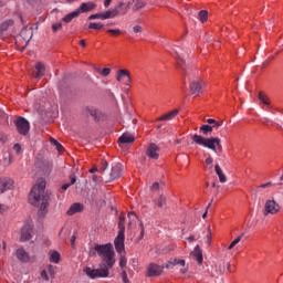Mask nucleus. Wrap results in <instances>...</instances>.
<instances>
[{
  "label": "nucleus",
  "mask_w": 283,
  "mask_h": 283,
  "mask_svg": "<svg viewBox=\"0 0 283 283\" xmlns=\"http://www.w3.org/2000/svg\"><path fill=\"white\" fill-rule=\"evenodd\" d=\"M97 255H99L104 268L102 269H92V268H85L84 273L87 275V277H91V280H96V277H108L109 276V269L116 264V259L114 256L116 255L114 253V247L111 243L107 244H95L94 247Z\"/></svg>",
  "instance_id": "nucleus-1"
},
{
  "label": "nucleus",
  "mask_w": 283,
  "mask_h": 283,
  "mask_svg": "<svg viewBox=\"0 0 283 283\" xmlns=\"http://www.w3.org/2000/svg\"><path fill=\"white\" fill-rule=\"evenodd\" d=\"M29 202L33 205V207H39L38 216L43 218L45 213H48V205L50 202V195L45 192V181L40 180L33 188L29 195Z\"/></svg>",
  "instance_id": "nucleus-2"
},
{
  "label": "nucleus",
  "mask_w": 283,
  "mask_h": 283,
  "mask_svg": "<svg viewBox=\"0 0 283 283\" xmlns=\"http://www.w3.org/2000/svg\"><path fill=\"white\" fill-rule=\"evenodd\" d=\"M192 143L206 147V149H211L214 154H222V142L218 137H202L198 134L192 135Z\"/></svg>",
  "instance_id": "nucleus-3"
},
{
  "label": "nucleus",
  "mask_w": 283,
  "mask_h": 283,
  "mask_svg": "<svg viewBox=\"0 0 283 283\" xmlns=\"http://www.w3.org/2000/svg\"><path fill=\"white\" fill-rule=\"evenodd\" d=\"M118 229L119 231L115 238L114 245L117 253H120L125 250V217H119Z\"/></svg>",
  "instance_id": "nucleus-4"
},
{
  "label": "nucleus",
  "mask_w": 283,
  "mask_h": 283,
  "mask_svg": "<svg viewBox=\"0 0 283 283\" xmlns=\"http://www.w3.org/2000/svg\"><path fill=\"white\" fill-rule=\"evenodd\" d=\"M187 264V262L184 259H170L167 263H166V269L172 270L176 269V266H181L180 269V273L182 275H185V273H187V271H189L187 268H185V265Z\"/></svg>",
  "instance_id": "nucleus-5"
},
{
  "label": "nucleus",
  "mask_w": 283,
  "mask_h": 283,
  "mask_svg": "<svg viewBox=\"0 0 283 283\" xmlns=\"http://www.w3.org/2000/svg\"><path fill=\"white\" fill-rule=\"evenodd\" d=\"M280 203H276L275 200H266L265 205H264V216H269V213H271V216H275V213H280Z\"/></svg>",
  "instance_id": "nucleus-6"
},
{
  "label": "nucleus",
  "mask_w": 283,
  "mask_h": 283,
  "mask_svg": "<svg viewBox=\"0 0 283 283\" xmlns=\"http://www.w3.org/2000/svg\"><path fill=\"white\" fill-rule=\"evenodd\" d=\"M189 87L193 96H200L202 94V87H205V82L200 78L191 80Z\"/></svg>",
  "instance_id": "nucleus-7"
},
{
  "label": "nucleus",
  "mask_w": 283,
  "mask_h": 283,
  "mask_svg": "<svg viewBox=\"0 0 283 283\" xmlns=\"http://www.w3.org/2000/svg\"><path fill=\"white\" fill-rule=\"evenodd\" d=\"M123 176V165L120 164H115L111 168V172L106 175V178L108 180H118Z\"/></svg>",
  "instance_id": "nucleus-8"
},
{
  "label": "nucleus",
  "mask_w": 283,
  "mask_h": 283,
  "mask_svg": "<svg viewBox=\"0 0 283 283\" xmlns=\"http://www.w3.org/2000/svg\"><path fill=\"white\" fill-rule=\"evenodd\" d=\"M14 189V180L10 177H1L0 178V193H6V191H10Z\"/></svg>",
  "instance_id": "nucleus-9"
},
{
  "label": "nucleus",
  "mask_w": 283,
  "mask_h": 283,
  "mask_svg": "<svg viewBox=\"0 0 283 283\" xmlns=\"http://www.w3.org/2000/svg\"><path fill=\"white\" fill-rule=\"evenodd\" d=\"M17 129L19 134H22V136H25L28 132H30V122H28L23 117H19L15 122Z\"/></svg>",
  "instance_id": "nucleus-10"
},
{
  "label": "nucleus",
  "mask_w": 283,
  "mask_h": 283,
  "mask_svg": "<svg viewBox=\"0 0 283 283\" xmlns=\"http://www.w3.org/2000/svg\"><path fill=\"white\" fill-rule=\"evenodd\" d=\"M116 80L118 83H124L125 85H129L132 83V75L127 70H118Z\"/></svg>",
  "instance_id": "nucleus-11"
},
{
  "label": "nucleus",
  "mask_w": 283,
  "mask_h": 283,
  "mask_svg": "<svg viewBox=\"0 0 283 283\" xmlns=\"http://www.w3.org/2000/svg\"><path fill=\"white\" fill-rule=\"evenodd\" d=\"M158 151H160V147H158V145L149 144L146 150V156H148V158H151L153 160H158V158L160 157Z\"/></svg>",
  "instance_id": "nucleus-12"
},
{
  "label": "nucleus",
  "mask_w": 283,
  "mask_h": 283,
  "mask_svg": "<svg viewBox=\"0 0 283 283\" xmlns=\"http://www.w3.org/2000/svg\"><path fill=\"white\" fill-rule=\"evenodd\" d=\"M29 240H32V224L27 223L21 229V241L28 242Z\"/></svg>",
  "instance_id": "nucleus-13"
},
{
  "label": "nucleus",
  "mask_w": 283,
  "mask_h": 283,
  "mask_svg": "<svg viewBox=\"0 0 283 283\" xmlns=\"http://www.w3.org/2000/svg\"><path fill=\"white\" fill-rule=\"evenodd\" d=\"M163 269L160 265L156 263H150L148 269H147V276L148 277H158V275H161Z\"/></svg>",
  "instance_id": "nucleus-14"
},
{
  "label": "nucleus",
  "mask_w": 283,
  "mask_h": 283,
  "mask_svg": "<svg viewBox=\"0 0 283 283\" xmlns=\"http://www.w3.org/2000/svg\"><path fill=\"white\" fill-rule=\"evenodd\" d=\"M35 75L34 78H36L38 81L43 78V76H45V65L41 62H38L35 64Z\"/></svg>",
  "instance_id": "nucleus-15"
},
{
  "label": "nucleus",
  "mask_w": 283,
  "mask_h": 283,
  "mask_svg": "<svg viewBox=\"0 0 283 283\" xmlns=\"http://www.w3.org/2000/svg\"><path fill=\"white\" fill-rule=\"evenodd\" d=\"M15 255L20 262H30V255L23 248L18 249Z\"/></svg>",
  "instance_id": "nucleus-16"
},
{
  "label": "nucleus",
  "mask_w": 283,
  "mask_h": 283,
  "mask_svg": "<svg viewBox=\"0 0 283 283\" xmlns=\"http://www.w3.org/2000/svg\"><path fill=\"white\" fill-rule=\"evenodd\" d=\"M83 211V205L80 202L73 203L67 210V216H74L75 213H81Z\"/></svg>",
  "instance_id": "nucleus-17"
},
{
  "label": "nucleus",
  "mask_w": 283,
  "mask_h": 283,
  "mask_svg": "<svg viewBox=\"0 0 283 283\" xmlns=\"http://www.w3.org/2000/svg\"><path fill=\"white\" fill-rule=\"evenodd\" d=\"M134 3V0L128 1L127 4L119 2L115 8H117L118 14H125L129 10V6Z\"/></svg>",
  "instance_id": "nucleus-18"
},
{
  "label": "nucleus",
  "mask_w": 283,
  "mask_h": 283,
  "mask_svg": "<svg viewBox=\"0 0 283 283\" xmlns=\"http://www.w3.org/2000/svg\"><path fill=\"white\" fill-rule=\"evenodd\" d=\"M87 114L94 118V120H102L103 119V113L95 107H88Z\"/></svg>",
  "instance_id": "nucleus-19"
},
{
  "label": "nucleus",
  "mask_w": 283,
  "mask_h": 283,
  "mask_svg": "<svg viewBox=\"0 0 283 283\" xmlns=\"http://www.w3.org/2000/svg\"><path fill=\"white\" fill-rule=\"evenodd\" d=\"M191 255L197 260L198 264H202L203 258H202V250L200 249V245H196L195 250L191 252Z\"/></svg>",
  "instance_id": "nucleus-20"
},
{
  "label": "nucleus",
  "mask_w": 283,
  "mask_h": 283,
  "mask_svg": "<svg viewBox=\"0 0 283 283\" xmlns=\"http://www.w3.org/2000/svg\"><path fill=\"white\" fill-rule=\"evenodd\" d=\"M134 140H136V138L134 137V135H129L127 133H124L119 139L118 143L119 145H127V143H134Z\"/></svg>",
  "instance_id": "nucleus-21"
},
{
  "label": "nucleus",
  "mask_w": 283,
  "mask_h": 283,
  "mask_svg": "<svg viewBox=\"0 0 283 283\" xmlns=\"http://www.w3.org/2000/svg\"><path fill=\"white\" fill-rule=\"evenodd\" d=\"M81 14V10H75L71 13H67L62 21H64V23H72L73 19H76V17H78Z\"/></svg>",
  "instance_id": "nucleus-22"
},
{
  "label": "nucleus",
  "mask_w": 283,
  "mask_h": 283,
  "mask_svg": "<svg viewBox=\"0 0 283 283\" xmlns=\"http://www.w3.org/2000/svg\"><path fill=\"white\" fill-rule=\"evenodd\" d=\"M214 171L219 178V182H227V176L224 175V172L222 171V168H220V165H216L214 166Z\"/></svg>",
  "instance_id": "nucleus-23"
},
{
  "label": "nucleus",
  "mask_w": 283,
  "mask_h": 283,
  "mask_svg": "<svg viewBox=\"0 0 283 283\" xmlns=\"http://www.w3.org/2000/svg\"><path fill=\"white\" fill-rule=\"evenodd\" d=\"M178 116V109H174L161 117H159L157 120H172V118H176Z\"/></svg>",
  "instance_id": "nucleus-24"
},
{
  "label": "nucleus",
  "mask_w": 283,
  "mask_h": 283,
  "mask_svg": "<svg viewBox=\"0 0 283 283\" xmlns=\"http://www.w3.org/2000/svg\"><path fill=\"white\" fill-rule=\"evenodd\" d=\"M116 17H118V8H113L104 12V20L114 19Z\"/></svg>",
  "instance_id": "nucleus-25"
},
{
  "label": "nucleus",
  "mask_w": 283,
  "mask_h": 283,
  "mask_svg": "<svg viewBox=\"0 0 283 283\" xmlns=\"http://www.w3.org/2000/svg\"><path fill=\"white\" fill-rule=\"evenodd\" d=\"M77 10H80V14H81V12H90V11L94 10V3L84 2L80 6V8Z\"/></svg>",
  "instance_id": "nucleus-26"
},
{
  "label": "nucleus",
  "mask_w": 283,
  "mask_h": 283,
  "mask_svg": "<svg viewBox=\"0 0 283 283\" xmlns=\"http://www.w3.org/2000/svg\"><path fill=\"white\" fill-rule=\"evenodd\" d=\"M258 98L263 105H271V99L264 92H259Z\"/></svg>",
  "instance_id": "nucleus-27"
},
{
  "label": "nucleus",
  "mask_w": 283,
  "mask_h": 283,
  "mask_svg": "<svg viewBox=\"0 0 283 283\" xmlns=\"http://www.w3.org/2000/svg\"><path fill=\"white\" fill-rule=\"evenodd\" d=\"M199 132L201 134H203V136H209V134H212L213 133V126H210V125H202L200 128H199Z\"/></svg>",
  "instance_id": "nucleus-28"
},
{
  "label": "nucleus",
  "mask_w": 283,
  "mask_h": 283,
  "mask_svg": "<svg viewBox=\"0 0 283 283\" xmlns=\"http://www.w3.org/2000/svg\"><path fill=\"white\" fill-rule=\"evenodd\" d=\"M119 254V266L120 269H125L127 266V258L125 256V249L122 252H117Z\"/></svg>",
  "instance_id": "nucleus-29"
},
{
  "label": "nucleus",
  "mask_w": 283,
  "mask_h": 283,
  "mask_svg": "<svg viewBox=\"0 0 283 283\" xmlns=\"http://www.w3.org/2000/svg\"><path fill=\"white\" fill-rule=\"evenodd\" d=\"M177 67L185 72V76H189V73H187V62L185 61V59H179V61H177Z\"/></svg>",
  "instance_id": "nucleus-30"
},
{
  "label": "nucleus",
  "mask_w": 283,
  "mask_h": 283,
  "mask_svg": "<svg viewBox=\"0 0 283 283\" xmlns=\"http://www.w3.org/2000/svg\"><path fill=\"white\" fill-rule=\"evenodd\" d=\"M21 36L25 41H30V39H32V29H28V28L22 29Z\"/></svg>",
  "instance_id": "nucleus-31"
},
{
  "label": "nucleus",
  "mask_w": 283,
  "mask_h": 283,
  "mask_svg": "<svg viewBox=\"0 0 283 283\" xmlns=\"http://www.w3.org/2000/svg\"><path fill=\"white\" fill-rule=\"evenodd\" d=\"M107 167H109V164H107V160L102 159L99 167H98V171L99 174H103L104 176H107V174L105 171H107Z\"/></svg>",
  "instance_id": "nucleus-32"
},
{
  "label": "nucleus",
  "mask_w": 283,
  "mask_h": 283,
  "mask_svg": "<svg viewBox=\"0 0 283 283\" xmlns=\"http://www.w3.org/2000/svg\"><path fill=\"white\" fill-rule=\"evenodd\" d=\"M145 6H147V2L143 1V0H136L135 4L133 7L134 12H138V10H143V8H145Z\"/></svg>",
  "instance_id": "nucleus-33"
},
{
  "label": "nucleus",
  "mask_w": 283,
  "mask_h": 283,
  "mask_svg": "<svg viewBox=\"0 0 283 283\" xmlns=\"http://www.w3.org/2000/svg\"><path fill=\"white\" fill-rule=\"evenodd\" d=\"M10 25H14L13 20H7L0 24V32H6L10 28Z\"/></svg>",
  "instance_id": "nucleus-34"
},
{
  "label": "nucleus",
  "mask_w": 283,
  "mask_h": 283,
  "mask_svg": "<svg viewBox=\"0 0 283 283\" xmlns=\"http://www.w3.org/2000/svg\"><path fill=\"white\" fill-rule=\"evenodd\" d=\"M199 21L201 23H206V21L209 19V12L207 10H201L198 15Z\"/></svg>",
  "instance_id": "nucleus-35"
},
{
  "label": "nucleus",
  "mask_w": 283,
  "mask_h": 283,
  "mask_svg": "<svg viewBox=\"0 0 283 283\" xmlns=\"http://www.w3.org/2000/svg\"><path fill=\"white\" fill-rule=\"evenodd\" d=\"M155 205L159 208L166 207L167 206V198L165 196H160L156 201Z\"/></svg>",
  "instance_id": "nucleus-36"
},
{
  "label": "nucleus",
  "mask_w": 283,
  "mask_h": 283,
  "mask_svg": "<svg viewBox=\"0 0 283 283\" xmlns=\"http://www.w3.org/2000/svg\"><path fill=\"white\" fill-rule=\"evenodd\" d=\"M61 260V254L56 251L52 252L51 253V256H50V261L53 262L54 264H59Z\"/></svg>",
  "instance_id": "nucleus-37"
},
{
  "label": "nucleus",
  "mask_w": 283,
  "mask_h": 283,
  "mask_svg": "<svg viewBox=\"0 0 283 283\" xmlns=\"http://www.w3.org/2000/svg\"><path fill=\"white\" fill-rule=\"evenodd\" d=\"M206 122L209 125H212V129H213V127H216L218 129V127H222V125H223V122H218V120H216L213 118H208Z\"/></svg>",
  "instance_id": "nucleus-38"
},
{
  "label": "nucleus",
  "mask_w": 283,
  "mask_h": 283,
  "mask_svg": "<svg viewBox=\"0 0 283 283\" xmlns=\"http://www.w3.org/2000/svg\"><path fill=\"white\" fill-rule=\"evenodd\" d=\"M96 19H101L102 21H105L104 12L91 14V15L88 17V20H90V21H94V20H96Z\"/></svg>",
  "instance_id": "nucleus-39"
},
{
  "label": "nucleus",
  "mask_w": 283,
  "mask_h": 283,
  "mask_svg": "<svg viewBox=\"0 0 283 283\" xmlns=\"http://www.w3.org/2000/svg\"><path fill=\"white\" fill-rule=\"evenodd\" d=\"M88 29H90V30H103V23L91 22V23L88 24Z\"/></svg>",
  "instance_id": "nucleus-40"
},
{
  "label": "nucleus",
  "mask_w": 283,
  "mask_h": 283,
  "mask_svg": "<svg viewBox=\"0 0 283 283\" xmlns=\"http://www.w3.org/2000/svg\"><path fill=\"white\" fill-rule=\"evenodd\" d=\"M129 227L134 224V222H138V217L134 212L128 213Z\"/></svg>",
  "instance_id": "nucleus-41"
},
{
  "label": "nucleus",
  "mask_w": 283,
  "mask_h": 283,
  "mask_svg": "<svg viewBox=\"0 0 283 283\" xmlns=\"http://www.w3.org/2000/svg\"><path fill=\"white\" fill-rule=\"evenodd\" d=\"M51 144L54 145L57 149V151H63L65 148L63 147V145H61L59 143V140L54 139V138H51Z\"/></svg>",
  "instance_id": "nucleus-42"
},
{
  "label": "nucleus",
  "mask_w": 283,
  "mask_h": 283,
  "mask_svg": "<svg viewBox=\"0 0 283 283\" xmlns=\"http://www.w3.org/2000/svg\"><path fill=\"white\" fill-rule=\"evenodd\" d=\"M269 187H273V182L269 181V182L260 185L256 188V192L260 193V191H262V189H269Z\"/></svg>",
  "instance_id": "nucleus-43"
},
{
  "label": "nucleus",
  "mask_w": 283,
  "mask_h": 283,
  "mask_svg": "<svg viewBox=\"0 0 283 283\" xmlns=\"http://www.w3.org/2000/svg\"><path fill=\"white\" fill-rule=\"evenodd\" d=\"M107 32L113 36H120L123 34V31H120V29H108Z\"/></svg>",
  "instance_id": "nucleus-44"
},
{
  "label": "nucleus",
  "mask_w": 283,
  "mask_h": 283,
  "mask_svg": "<svg viewBox=\"0 0 283 283\" xmlns=\"http://www.w3.org/2000/svg\"><path fill=\"white\" fill-rule=\"evenodd\" d=\"M132 32L133 34H143V32H145V29H143V27L140 25H135L132 28Z\"/></svg>",
  "instance_id": "nucleus-45"
},
{
  "label": "nucleus",
  "mask_w": 283,
  "mask_h": 283,
  "mask_svg": "<svg viewBox=\"0 0 283 283\" xmlns=\"http://www.w3.org/2000/svg\"><path fill=\"white\" fill-rule=\"evenodd\" d=\"M241 240H242V234L239 235L237 239H234V240L231 242V244L229 245L228 249L231 251V249H233V247H235L238 243H240Z\"/></svg>",
  "instance_id": "nucleus-46"
},
{
  "label": "nucleus",
  "mask_w": 283,
  "mask_h": 283,
  "mask_svg": "<svg viewBox=\"0 0 283 283\" xmlns=\"http://www.w3.org/2000/svg\"><path fill=\"white\" fill-rule=\"evenodd\" d=\"M61 28H63V24L61 22L54 23L52 25L53 32H59V30H61Z\"/></svg>",
  "instance_id": "nucleus-47"
},
{
  "label": "nucleus",
  "mask_w": 283,
  "mask_h": 283,
  "mask_svg": "<svg viewBox=\"0 0 283 283\" xmlns=\"http://www.w3.org/2000/svg\"><path fill=\"white\" fill-rule=\"evenodd\" d=\"M46 273H49L51 277H54V265H48Z\"/></svg>",
  "instance_id": "nucleus-48"
},
{
  "label": "nucleus",
  "mask_w": 283,
  "mask_h": 283,
  "mask_svg": "<svg viewBox=\"0 0 283 283\" xmlns=\"http://www.w3.org/2000/svg\"><path fill=\"white\" fill-rule=\"evenodd\" d=\"M41 277H42V280H44V282H50V276H48L46 270H43L41 272Z\"/></svg>",
  "instance_id": "nucleus-49"
},
{
  "label": "nucleus",
  "mask_w": 283,
  "mask_h": 283,
  "mask_svg": "<svg viewBox=\"0 0 283 283\" xmlns=\"http://www.w3.org/2000/svg\"><path fill=\"white\" fill-rule=\"evenodd\" d=\"M160 189V184L159 182H154L150 187V191H158Z\"/></svg>",
  "instance_id": "nucleus-50"
},
{
  "label": "nucleus",
  "mask_w": 283,
  "mask_h": 283,
  "mask_svg": "<svg viewBox=\"0 0 283 283\" xmlns=\"http://www.w3.org/2000/svg\"><path fill=\"white\" fill-rule=\"evenodd\" d=\"M111 73H112L111 69H103L101 72L102 76H109Z\"/></svg>",
  "instance_id": "nucleus-51"
},
{
  "label": "nucleus",
  "mask_w": 283,
  "mask_h": 283,
  "mask_svg": "<svg viewBox=\"0 0 283 283\" xmlns=\"http://www.w3.org/2000/svg\"><path fill=\"white\" fill-rule=\"evenodd\" d=\"M139 227L142 229L139 240H143V238H145V227L143 226V222L139 223Z\"/></svg>",
  "instance_id": "nucleus-52"
},
{
  "label": "nucleus",
  "mask_w": 283,
  "mask_h": 283,
  "mask_svg": "<svg viewBox=\"0 0 283 283\" xmlns=\"http://www.w3.org/2000/svg\"><path fill=\"white\" fill-rule=\"evenodd\" d=\"M13 151H15V154H21V145L15 144V145L13 146Z\"/></svg>",
  "instance_id": "nucleus-53"
},
{
  "label": "nucleus",
  "mask_w": 283,
  "mask_h": 283,
  "mask_svg": "<svg viewBox=\"0 0 283 283\" xmlns=\"http://www.w3.org/2000/svg\"><path fill=\"white\" fill-rule=\"evenodd\" d=\"M75 242H76V234H73V235L71 237V247L74 248Z\"/></svg>",
  "instance_id": "nucleus-54"
},
{
  "label": "nucleus",
  "mask_w": 283,
  "mask_h": 283,
  "mask_svg": "<svg viewBox=\"0 0 283 283\" xmlns=\"http://www.w3.org/2000/svg\"><path fill=\"white\" fill-rule=\"evenodd\" d=\"M70 180H71L70 185H74L76 182V176L71 175Z\"/></svg>",
  "instance_id": "nucleus-55"
},
{
  "label": "nucleus",
  "mask_w": 283,
  "mask_h": 283,
  "mask_svg": "<svg viewBox=\"0 0 283 283\" xmlns=\"http://www.w3.org/2000/svg\"><path fill=\"white\" fill-rule=\"evenodd\" d=\"M70 187H72V184H64L62 186V189H63V191H67V189H70Z\"/></svg>",
  "instance_id": "nucleus-56"
},
{
  "label": "nucleus",
  "mask_w": 283,
  "mask_h": 283,
  "mask_svg": "<svg viewBox=\"0 0 283 283\" xmlns=\"http://www.w3.org/2000/svg\"><path fill=\"white\" fill-rule=\"evenodd\" d=\"M206 165H213V158L208 157V158L206 159Z\"/></svg>",
  "instance_id": "nucleus-57"
},
{
  "label": "nucleus",
  "mask_w": 283,
  "mask_h": 283,
  "mask_svg": "<svg viewBox=\"0 0 283 283\" xmlns=\"http://www.w3.org/2000/svg\"><path fill=\"white\" fill-rule=\"evenodd\" d=\"M109 6H112V0H105L104 1V7L109 8Z\"/></svg>",
  "instance_id": "nucleus-58"
},
{
  "label": "nucleus",
  "mask_w": 283,
  "mask_h": 283,
  "mask_svg": "<svg viewBox=\"0 0 283 283\" xmlns=\"http://www.w3.org/2000/svg\"><path fill=\"white\" fill-rule=\"evenodd\" d=\"M122 280H127V272L125 270L122 272Z\"/></svg>",
  "instance_id": "nucleus-59"
},
{
  "label": "nucleus",
  "mask_w": 283,
  "mask_h": 283,
  "mask_svg": "<svg viewBox=\"0 0 283 283\" xmlns=\"http://www.w3.org/2000/svg\"><path fill=\"white\" fill-rule=\"evenodd\" d=\"M80 45H82V48H85V45H86L85 40H81Z\"/></svg>",
  "instance_id": "nucleus-60"
},
{
  "label": "nucleus",
  "mask_w": 283,
  "mask_h": 283,
  "mask_svg": "<svg viewBox=\"0 0 283 283\" xmlns=\"http://www.w3.org/2000/svg\"><path fill=\"white\" fill-rule=\"evenodd\" d=\"M96 171H98L97 168H92V169L90 170V174H96Z\"/></svg>",
  "instance_id": "nucleus-61"
},
{
  "label": "nucleus",
  "mask_w": 283,
  "mask_h": 283,
  "mask_svg": "<svg viewBox=\"0 0 283 283\" xmlns=\"http://www.w3.org/2000/svg\"><path fill=\"white\" fill-rule=\"evenodd\" d=\"M189 242H193V240H196V237L191 235L188 238Z\"/></svg>",
  "instance_id": "nucleus-62"
},
{
  "label": "nucleus",
  "mask_w": 283,
  "mask_h": 283,
  "mask_svg": "<svg viewBox=\"0 0 283 283\" xmlns=\"http://www.w3.org/2000/svg\"><path fill=\"white\" fill-rule=\"evenodd\" d=\"M227 270L231 271V263H227Z\"/></svg>",
  "instance_id": "nucleus-63"
},
{
  "label": "nucleus",
  "mask_w": 283,
  "mask_h": 283,
  "mask_svg": "<svg viewBox=\"0 0 283 283\" xmlns=\"http://www.w3.org/2000/svg\"><path fill=\"white\" fill-rule=\"evenodd\" d=\"M124 283H129V279H123Z\"/></svg>",
  "instance_id": "nucleus-64"
}]
</instances>
